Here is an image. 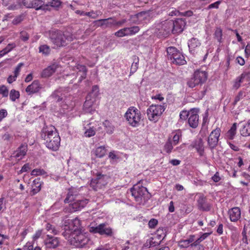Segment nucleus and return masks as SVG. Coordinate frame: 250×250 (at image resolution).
Returning <instances> with one entry per match:
<instances>
[{
	"label": "nucleus",
	"instance_id": "nucleus-1",
	"mask_svg": "<svg viewBox=\"0 0 250 250\" xmlns=\"http://www.w3.org/2000/svg\"><path fill=\"white\" fill-rule=\"evenodd\" d=\"M41 138L44 144L49 149L57 151L60 146L61 138L54 126L44 127L41 132Z\"/></svg>",
	"mask_w": 250,
	"mask_h": 250
},
{
	"label": "nucleus",
	"instance_id": "nucleus-2",
	"mask_svg": "<svg viewBox=\"0 0 250 250\" xmlns=\"http://www.w3.org/2000/svg\"><path fill=\"white\" fill-rule=\"evenodd\" d=\"M49 38L54 45V48L65 46L73 41L71 34L68 33H64L59 30L50 31L49 33Z\"/></svg>",
	"mask_w": 250,
	"mask_h": 250
},
{
	"label": "nucleus",
	"instance_id": "nucleus-3",
	"mask_svg": "<svg viewBox=\"0 0 250 250\" xmlns=\"http://www.w3.org/2000/svg\"><path fill=\"white\" fill-rule=\"evenodd\" d=\"M64 236L68 240L71 245L76 247L82 248L86 245L91 244L92 241L85 233H82L78 230L71 232L70 234H64Z\"/></svg>",
	"mask_w": 250,
	"mask_h": 250
},
{
	"label": "nucleus",
	"instance_id": "nucleus-4",
	"mask_svg": "<svg viewBox=\"0 0 250 250\" xmlns=\"http://www.w3.org/2000/svg\"><path fill=\"white\" fill-rule=\"evenodd\" d=\"M65 203H70L67 208H65V211L73 212L81 210L84 208L88 202L86 199H74V196L70 192H69L64 200Z\"/></svg>",
	"mask_w": 250,
	"mask_h": 250
},
{
	"label": "nucleus",
	"instance_id": "nucleus-5",
	"mask_svg": "<svg viewBox=\"0 0 250 250\" xmlns=\"http://www.w3.org/2000/svg\"><path fill=\"white\" fill-rule=\"evenodd\" d=\"M167 58L172 61L173 63L184 65L186 61L183 55L175 47L170 46L167 49Z\"/></svg>",
	"mask_w": 250,
	"mask_h": 250
},
{
	"label": "nucleus",
	"instance_id": "nucleus-6",
	"mask_svg": "<svg viewBox=\"0 0 250 250\" xmlns=\"http://www.w3.org/2000/svg\"><path fill=\"white\" fill-rule=\"evenodd\" d=\"M208 78V73L205 71L201 70H196L193 77L187 82L188 85L193 88L198 84L204 83Z\"/></svg>",
	"mask_w": 250,
	"mask_h": 250
},
{
	"label": "nucleus",
	"instance_id": "nucleus-7",
	"mask_svg": "<svg viewBox=\"0 0 250 250\" xmlns=\"http://www.w3.org/2000/svg\"><path fill=\"white\" fill-rule=\"evenodd\" d=\"M130 192L137 202L141 203L143 201H145L147 200L146 198V195L148 194V191L146 188L135 185L130 189Z\"/></svg>",
	"mask_w": 250,
	"mask_h": 250
},
{
	"label": "nucleus",
	"instance_id": "nucleus-8",
	"mask_svg": "<svg viewBox=\"0 0 250 250\" xmlns=\"http://www.w3.org/2000/svg\"><path fill=\"white\" fill-rule=\"evenodd\" d=\"M89 231L94 233H99L102 235L112 236L113 232L111 228L108 227L105 223L100 224L97 226H90Z\"/></svg>",
	"mask_w": 250,
	"mask_h": 250
},
{
	"label": "nucleus",
	"instance_id": "nucleus-9",
	"mask_svg": "<svg viewBox=\"0 0 250 250\" xmlns=\"http://www.w3.org/2000/svg\"><path fill=\"white\" fill-rule=\"evenodd\" d=\"M125 117L131 125L134 127L137 126L141 119L140 110H127Z\"/></svg>",
	"mask_w": 250,
	"mask_h": 250
},
{
	"label": "nucleus",
	"instance_id": "nucleus-10",
	"mask_svg": "<svg viewBox=\"0 0 250 250\" xmlns=\"http://www.w3.org/2000/svg\"><path fill=\"white\" fill-rule=\"evenodd\" d=\"M140 31V27L138 26H133L130 27H125L116 31L114 35L117 37L131 36L137 34Z\"/></svg>",
	"mask_w": 250,
	"mask_h": 250
},
{
	"label": "nucleus",
	"instance_id": "nucleus-11",
	"mask_svg": "<svg viewBox=\"0 0 250 250\" xmlns=\"http://www.w3.org/2000/svg\"><path fill=\"white\" fill-rule=\"evenodd\" d=\"M48 3V0H23V4L27 8H33L36 10L42 8Z\"/></svg>",
	"mask_w": 250,
	"mask_h": 250
},
{
	"label": "nucleus",
	"instance_id": "nucleus-12",
	"mask_svg": "<svg viewBox=\"0 0 250 250\" xmlns=\"http://www.w3.org/2000/svg\"><path fill=\"white\" fill-rule=\"evenodd\" d=\"M43 243L46 249H55L59 246L60 240L59 237L47 234L43 241Z\"/></svg>",
	"mask_w": 250,
	"mask_h": 250
},
{
	"label": "nucleus",
	"instance_id": "nucleus-13",
	"mask_svg": "<svg viewBox=\"0 0 250 250\" xmlns=\"http://www.w3.org/2000/svg\"><path fill=\"white\" fill-rule=\"evenodd\" d=\"M220 132V129L216 128L209 134L208 139V144L210 149H213L217 146Z\"/></svg>",
	"mask_w": 250,
	"mask_h": 250
},
{
	"label": "nucleus",
	"instance_id": "nucleus-14",
	"mask_svg": "<svg viewBox=\"0 0 250 250\" xmlns=\"http://www.w3.org/2000/svg\"><path fill=\"white\" fill-rule=\"evenodd\" d=\"M107 176L104 175L98 174L97 178L92 179L90 183V186L94 190H97L98 189L102 188L107 184L106 179Z\"/></svg>",
	"mask_w": 250,
	"mask_h": 250
},
{
	"label": "nucleus",
	"instance_id": "nucleus-15",
	"mask_svg": "<svg viewBox=\"0 0 250 250\" xmlns=\"http://www.w3.org/2000/svg\"><path fill=\"white\" fill-rule=\"evenodd\" d=\"M211 233L206 232L203 233L197 239L195 238V240L190 245V247L193 250H204V247L201 244V243L206 239Z\"/></svg>",
	"mask_w": 250,
	"mask_h": 250
},
{
	"label": "nucleus",
	"instance_id": "nucleus-16",
	"mask_svg": "<svg viewBox=\"0 0 250 250\" xmlns=\"http://www.w3.org/2000/svg\"><path fill=\"white\" fill-rule=\"evenodd\" d=\"M173 34H177L182 32L186 25V21L184 19H177L173 21Z\"/></svg>",
	"mask_w": 250,
	"mask_h": 250
},
{
	"label": "nucleus",
	"instance_id": "nucleus-17",
	"mask_svg": "<svg viewBox=\"0 0 250 250\" xmlns=\"http://www.w3.org/2000/svg\"><path fill=\"white\" fill-rule=\"evenodd\" d=\"M172 24H173L172 20L165 21L162 23L160 33H162L164 36H167L170 32L173 33Z\"/></svg>",
	"mask_w": 250,
	"mask_h": 250
},
{
	"label": "nucleus",
	"instance_id": "nucleus-18",
	"mask_svg": "<svg viewBox=\"0 0 250 250\" xmlns=\"http://www.w3.org/2000/svg\"><path fill=\"white\" fill-rule=\"evenodd\" d=\"M228 214L231 222H236L241 218V209L238 207L232 208L229 210Z\"/></svg>",
	"mask_w": 250,
	"mask_h": 250
},
{
	"label": "nucleus",
	"instance_id": "nucleus-19",
	"mask_svg": "<svg viewBox=\"0 0 250 250\" xmlns=\"http://www.w3.org/2000/svg\"><path fill=\"white\" fill-rule=\"evenodd\" d=\"M27 151V146L26 145H21L17 150L13 154L12 157L18 159L19 161L26 155Z\"/></svg>",
	"mask_w": 250,
	"mask_h": 250
},
{
	"label": "nucleus",
	"instance_id": "nucleus-20",
	"mask_svg": "<svg viewBox=\"0 0 250 250\" xmlns=\"http://www.w3.org/2000/svg\"><path fill=\"white\" fill-rule=\"evenodd\" d=\"M192 147L195 148L199 153L200 156H203L204 152V146L203 141L201 138H198L194 140L192 144Z\"/></svg>",
	"mask_w": 250,
	"mask_h": 250
},
{
	"label": "nucleus",
	"instance_id": "nucleus-21",
	"mask_svg": "<svg viewBox=\"0 0 250 250\" xmlns=\"http://www.w3.org/2000/svg\"><path fill=\"white\" fill-rule=\"evenodd\" d=\"M58 67V64L54 63L44 69L41 73L42 77L47 78L51 76L56 71Z\"/></svg>",
	"mask_w": 250,
	"mask_h": 250
},
{
	"label": "nucleus",
	"instance_id": "nucleus-22",
	"mask_svg": "<svg viewBox=\"0 0 250 250\" xmlns=\"http://www.w3.org/2000/svg\"><path fill=\"white\" fill-rule=\"evenodd\" d=\"M197 206L198 208L204 211H209L210 209V206L206 202V198L201 195L197 200Z\"/></svg>",
	"mask_w": 250,
	"mask_h": 250
},
{
	"label": "nucleus",
	"instance_id": "nucleus-23",
	"mask_svg": "<svg viewBox=\"0 0 250 250\" xmlns=\"http://www.w3.org/2000/svg\"><path fill=\"white\" fill-rule=\"evenodd\" d=\"M41 88L39 81H34L26 87L25 91L29 94H31L38 92Z\"/></svg>",
	"mask_w": 250,
	"mask_h": 250
},
{
	"label": "nucleus",
	"instance_id": "nucleus-24",
	"mask_svg": "<svg viewBox=\"0 0 250 250\" xmlns=\"http://www.w3.org/2000/svg\"><path fill=\"white\" fill-rule=\"evenodd\" d=\"M76 67L77 69L79 70L78 72L77 73V75H80L78 82L81 83L83 79L86 78L87 69L85 66L80 64H77Z\"/></svg>",
	"mask_w": 250,
	"mask_h": 250
},
{
	"label": "nucleus",
	"instance_id": "nucleus-25",
	"mask_svg": "<svg viewBox=\"0 0 250 250\" xmlns=\"http://www.w3.org/2000/svg\"><path fill=\"white\" fill-rule=\"evenodd\" d=\"M191 112V115L188 118V124L192 128H196L198 124V116L195 110H190Z\"/></svg>",
	"mask_w": 250,
	"mask_h": 250
},
{
	"label": "nucleus",
	"instance_id": "nucleus-26",
	"mask_svg": "<svg viewBox=\"0 0 250 250\" xmlns=\"http://www.w3.org/2000/svg\"><path fill=\"white\" fill-rule=\"evenodd\" d=\"M95 22L98 23V26L101 27L105 26V27H111L114 26L113 18L101 19L95 21Z\"/></svg>",
	"mask_w": 250,
	"mask_h": 250
},
{
	"label": "nucleus",
	"instance_id": "nucleus-27",
	"mask_svg": "<svg viewBox=\"0 0 250 250\" xmlns=\"http://www.w3.org/2000/svg\"><path fill=\"white\" fill-rule=\"evenodd\" d=\"M161 110H147V115L150 121L156 122L162 115Z\"/></svg>",
	"mask_w": 250,
	"mask_h": 250
},
{
	"label": "nucleus",
	"instance_id": "nucleus-28",
	"mask_svg": "<svg viewBox=\"0 0 250 250\" xmlns=\"http://www.w3.org/2000/svg\"><path fill=\"white\" fill-rule=\"evenodd\" d=\"M195 236L190 235L188 239L181 240L179 242V246L181 248H187L190 247V245L195 240Z\"/></svg>",
	"mask_w": 250,
	"mask_h": 250
},
{
	"label": "nucleus",
	"instance_id": "nucleus-29",
	"mask_svg": "<svg viewBox=\"0 0 250 250\" xmlns=\"http://www.w3.org/2000/svg\"><path fill=\"white\" fill-rule=\"evenodd\" d=\"M240 132L243 136H250V120L243 124L242 128L240 129Z\"/></svg>",
	"mask_w": 250,
	"mask_h": 250
},
{
	"label": "nucleus",
	"instance_id": "nucleus-30",
	"mask_svg": "<svg viewBox=\"0 0 250 250\" xmlns=\"http://www.w3.org/2000/svg\"><path fill=\"white\" fill-rule=\"evenodd\" d=\"M170 137H171V142L173 145L176 146L179 143V140L182 137V132L180 130H176L172 132Z\"/></svg>",
	"mask_w": 250,
	"mask_h": 250
},
{
	"label": "nucleus",
	"instance_id": "nucleus-31",
	"mask_svg": "<svg viewBox=\"0 0 250 250\" xmlns=\"http://www.w3.org/2000/svg\"><path fill=\"white\" fill-rule=\"evenodd\" d=\"M236 129L237 124L234 123L230 129L226 133V136L227 138L229 140L233 139L236 133Z\"/></svg>",
	"mask_w": 250,
	"mask_h": 250
},
{
	"label": "nucleus",
	"instance_id": "nucleus-32",
	"mask_svg": "<svg viewBox=\"0 0 250 250\" xmlns=\"http://www.w3.org/2000/svg\"><path fill=\"white\" fill-rule=\"evenodd\" d=\"M200 44L201 43L199 40L194 38H192L188 43V46L190 51H194V49L199 46Z\"/></svg>",
	"mask_w": 250,
	"mask_h": 250
},
{
	"label": "nucleus",
	"instance_id": "nucleus-33",
	"mask_svg": "<svg viewBox=\"0 0 250 250\" xmlns=\"http://www.w3.org/2000/svg\"><path fill=\"white\" fill-rule=\"evenodd\" d=\"M95 102V98L91 97L90 95H87L86 97V100L83 106L86 109L92 108V106Z\"/></svg>",
	"mask_w": 250,
	"mask_h": 250
},
{
	"label": "nucleus",
	"instance_id": "nucleus-34",
	"mask_svg": "<svg viewBox=\"0 0 250 250\" xmlns=\"http://www.w3.org/2000/svg\"><path fill=\"white\" fill-rule=\"evenodd\" d=\"M173 143L171 142V137H168L167 141L164 145V150L167 153L169 154L173 149Z\"/></svg>",
	"mask_w": 250,
	"mask_h": 250
},
{
	"label": "nucleus",
	"instance_id": "nucleus-35",
	"mask_svg": "<svg viewBox=\"0 0 250 250\" xmlns=\"http://www.w3.org/2000/svg\"><path fill=\"white\" fill-rule=\"evenodd\" d=\"M39 52L45 56H48L51 51L49 46L46 44L41 45L39 47Z\"/></svg>",
	"mask_w": 250,
	"mask_h": 250
},
{
	"label": "nucleus",
	"instance_id": "nucleus-36",
	"mask_svg": "<svg viewBox=\"0 0 250 250\" xmlns=\"http://www.w3.org/2000/svg\"><path fill=\"white\" fill-rule=\"evenodd\" d=\"M106 152V150L104 146H99L97 147L95 151V154L97 157L99 158H102L104 157Z\"/></svg>",
	"mask_w": 250,
	"mask_h": 250
},
{
	"label": "nucleus",
	"instance_id": "nucleus-37",
	"mask_svg": "<svg viewBox=\"0 0 250 250\" xmlns=\"http://www.w3.org/2000/svg\"><path fill=\"white\" fill-rule=\"evenodd\" d=\"M38 181L39 180L36 179L33 181V184L35 188H33L31 191V193L32 195L36 194L41 190V184Z\"/></svg>",
	"mask_w": 250,
	"mask_h": 250
},
{
	"label": "nucleus",
	"instance_id": "nucleus-38",
	"mask_svg": "<svg viewBox=\"0 0 250 250\" xmlns=\"http://www.w3.org/2000/svg\"><path fill=\"white\" fill-rule=\"evenodd\" d=\"M45 229L47 231H49L54 235H57L59 233V230L54 226L49 223L46 224Z\"/></svg>",
	"mask_w": 250,
	"mask_h": 250
},
{
	"label": "nucleus",
	"instance_id": "nucleus-39",
	"mask_svg": "<svg viewBox=\"0 0 250 250\" xmlns=\"http://www.w3.org/2000/svg\"><path fill=\"white\" fill-rule=\"evenodd\" d=\"M103 125L107 133L111 134L113 132L114 127L108 121H104V122H103Z\"/></svg>",
	"mask_w": 250,
	"mask_h": 250
},
{
	"label": "nucleus",
	"instance_id": "nucleus-40",
	"mask_svg": "<svg viewBox=\"0 0 250 250\" xmlns=\"http://www.w3.org/2000/svg\"><path fill=\"white\" fill-rule=\"evenodd\" d=\"M99 95V87L97 85H93L92 87L91 92H90L87 95H90L92 98H95Z\"/></svg>",
	"mask_w": 250,
	"mask_h": 250
},
{
	"label": "nucleus",
	"instance_id": "nucleus-41",
	"mask_svg": "<svg viewBox=\"0 0 250 250\" xmlns=\"http://www.w3.org/2000/svg\"><path fill=\"white\" fill-rule=\"evenodd\" d=\"M31 174L33 176L44 175L47 174V172L43 169L36 168L31 171Z\"/></svg>",
	"mask_w": 250,
	"mask_h": 250
},
{
	"label": "nucleus",
	"instance_id": "nucleus-42",
	"mask_svg": "<svg viewBox=\"0 0 250 250\" xmlns=\"http://www.w3.org/2000/svg\"><path fill=\"white\" fill-rule=\"evenodd\" d=\"M10 99L12 101H15L16 99L20 97V92L15 89L11 90L9 94Z\"/></svg>",
	"mask_w": 250,
	"mask_h": 250
},
{
	"label": "nucleus",
	"instance_id": "nucleus-43",
	"mask_svg": "<svg viewBox=\"0 0 250 250\" xmlns=\"http://www.w3.org/2000/svg\"><path fill=\"white\" fill-rule=\"evenodd\" d=\"M222 30L220 28H217L214 33V37L219 42H222Z\"/></svg>",
	"mask_w": 250,
	"mask_h": 250
},
{
	"label": "nucleus",
	"instance_id": "nucleus-44",
	"mask_svg": "<svg viewBox=\"0 0 250 250\" xmlns=\"http://www.w3.org/2000/svg\"><path fill=\"white\" fill-rule=\"evenodd\" d=\"M48 3L45 6H50L53 7H58L62 3L60 0H48Z\"/></svg>",
	"mask_w": 250,
	"mask_h": 250
},
{
	"label": "nucleus",
	"instance_id": "nucleus-45",
	"mask_svg": "<svg viewBox=\"0 0 250 250\" xmlns=\"http://www.w3.org/2000/svg\"><path fill=\"white\" fill-rule=\"evenodd\" d=\"M24 19V15L23 14L20 15L16 17L12 21V23L14 25H17L23 21Z\"/></svg>",
	"mask_w": 250,
	"mask_h": 250
},
{
	"label": "nucleus",
	"instance_id": "nucleus-46",
	"mask_svg": "<svg viewBox=\"0 0 250 250\" xmlns=\"http://www.w3.org/2000/svg\"><path fill=\"white\" fill-rule=\"evenodd\" d=\"M20 37L22 41L26 42L29 39V35L26 31H22L20 32Z\"/></svg>",
	"mask_w": 250,
	"mask_h": 250
},
{
	"label": "nucleus",
	"instance_id": "nucleus-47",
	"mask_svg": "<svg viewBox=\"0 0 250 250\" xmlns=\"http://www.w3.org/2000/svg\"><path fill=\"white\" fill-rule=\"evenodd\" d=\"M0 94L3 97H7L8 95V90L4 85L0 86Z\"/></svg>",
	"mask_w": 250,
	"mask_h": 250
},
{
	"label": "nucleus",
	"instance_id": "nucleus-48",
	"mask_svg": "<svg viewBox=\"0 0 250 250\" xmlns=\"http://www.w3.org/2000/svg\"><path fill=\"white\" fill-rule=\"evenodd\" d=\"M95 133L96 131L93 127H90L85 131L84 135L86 137H90L94 136Z\"/></svg>",
	"mask_w": 250,
	"mask_h": 250
},
{
	"label": "nucleus",
	"instance_id": "nucleus-49",
	"mask_svg": "<svg viewBox=\"0 0 250 250\" xmlns=\"http://www.w3.org/2000/svg\"><path fill=\"white\" fill-rule=\"evenodd\" d=\"M138 63H139V59L137 58V62H134L131 65V68H130V73H135L138 68Z\"/></svg>",
	"mask_w": 250,
	"mask_h": 250
},
{
	"label": "nucleus",
	"instance_id": "nucleus-50",
	"mask_svg": "<svg viewBox=\"0 0 250 250\" xmlns=\"http://www.w3.org/2000/svg\"><path fill=\"white\" fill-rule=\"evenodd\" d=\"M156 239L155 237H151L149 239L147 240V241L146 242V244H147L148 243L149 247L155 246L156 245H158L159 244V242L156 241ZM147 246H148V245L147 244Z\"/></svg>",
	"mask_w": 250,
	"mask_h": 250
},
{
	"label": "nucleus",
	"instance_id": "nucleus-51",
	"mask_svg": "<svg viewBox=\"0 0 250 250\" xmlns=\"http://www.w3.org/2000/svg\"><path fill=\"white\" fill-rule=\"evenodd\" d=\"M246 77V75L242 73L240 77L237 79V81L235 82L234 86L238 88L240 86V83L242 82L243 80Z\"/></svg>",
	"mask_w": 250,
	"mask_h": 250
},
{
	"label": "nucleus",
	"instance_id": "nucleus-52",
	"mask_svg": "<svg viewBox=\"0 0 250 250\" xmlns=\"http://www.w3.org/2000/svg\"><path fill=\"white\" fill-rule=\"evenodd\" d=\"M23 65L24 64L22 62H20L17 65L14 71L15 76H16V77H18L19 76L20 72L21 71V68L22 66H23Z\"/></svg>",
	"mask_w": 250,
	"mask_h": 250
},
{
	"label": "nucleus",
	"instance_id": "nucleus-53",
	"mask_svg": "<svg viewBox=\"0 0 250 250\" xmlns=\"http://www.w3.org/2000/svg\"><path fill=\"white\" fill-rule=\"evenodd\" d=\"M221 3V1L219 0V1H217L213 3H211L210 4H209L207 8L206 9L207 10H209V9H212V8H216V9H218L219 8V5L220 4V3Z\"/></svg>",
	"mask_w": 250,
	"mask_h": 250
},
{
	"label": "nucleus",
	"instance_id": "nucleus-54",
	"mask_svg": "<svg viewBox=\"0 0 250 250\" xmlns=\"http://www.w3.org/2000/svg\"><path fill=\"white\" fill-rule=\"evenodd\" d=\"M189 114V111L188 110H182L180 114V118L183 120H186Z\"/></svg>",
	"mask_w": 250,
	"mask_h": 250
},
{
	"label": "nucleus",
	"instance_id": "nucleus-55",
	"mask_svg": "<svg viewBox=\"0 0 250 250\" xmlns=\"http://www.w3.org/2000/svg\"><path fill=\"white\" fill-rule=\"evenodd\" d=\"M42 229L38 230L36 231L35 233L33 236V241H36L38 238H39L42 235Z\"/></svg>",
	"mask_w": 250,
	"mask_h": 250
},
{
	"label": "nucleus",
	"instance_id": "nucleus-56",
	"mask_svg": "<svg viewBox=\"0 0 250 250\" xmlns=\"http://www.w3.org/2000/svg\"><path fill=\"white\" fill-rule=\"evenodd\" d=\"M126 22V19H123L121 21H116L114 18H113V23H114V26H118L119 27L122 26L124 23H125Z\"/></svg>",
	"mask_w": 250,
	"mask_h": 250
},
{
	"label": "nucleus",
	"instance_id": "nucleus-57",
	"mask_svg": "<svg viewBox=\"0 0 250 250\" xmlns=\"http://www.w3.org/2000/svg\"><path fill=\"white\" fill-rule=\"evenodd\" d=\"M158 221L155 219H151L148 222V226L149 228L152 229L157 225Z\"/></svg>",
	"mask_w": 250,
	"mask_h": 250
},
{
	"label": "nucleus",
	"instance_id": "nucleus-58",
	"mask_svg": "<svg viewBox=\"0 0 250 250\" xmlns=\"http://www.w3.org/2000/svg\"><path fill=\"white\" fill-rule=\"evenodd\" d=\"M30 169V164L29 163H27L24 164L22 167H21L20 172L22 173L24 172H27Z\"/></svg>",
	"mask_w": 250,
	"mask_h": 250
},
{
	"label": "nucleus",
	"instance_id": "nucleus-59",
	"mask_svg": "<svg viewBox=\"0 0 250 250\" xmlns=\"http://www.w3.org/2000/svg\"><path fill=\"white\" fill-rule=\"evenodd\" d=\"M1 137L4 141H10L12 138V136L7 133L3 134Z\"/></svg>",
	"mask_w": 250,
	"mask_h": 250
},
{
	"label": "nucleus",
	"instance_id": "nucleus-60",
	"mask_svg": "<svg viewBox=\"0 0 250 250\" xmlns=\"http://www.w3.org/2000/svg\"><path fill=\"white\" fill-rule=\"evenodd\" d=\"M211 179L214 182H218L221 180L219 172H216L215 174L212 177Z\"/></svg>",
	"mask_w": 250,
	"mask_h": 250
},
{
	"label": "nucleus",
	"instance_id": "nucleus-61",
	"mask_svg": "<svg viewBox=\"0 0 250 250\" xmlns=\"http://www.w3.org/2000/svg\"><path fill=\"white\" fill-rule=\"evenodd\" d=\"M243 95V93L242 92H239L238 94L235 98V100L233 103L234 104H237L238 102H239L241 99L242 98Z\"/></svg>",
	"mask_w": 250,
	"mask_h": 250
},
{
	"label": "nucleus",
	"instance_id": "nucleus-62",
	"mask_svg": "<svg viewBox=\"0 0 250 250\" xmlns=\"http://www.w3.org/2000/svg\"><path fill=\"white\" fill-rule=\"evenodd\" d=\"M17 77L16 76L14 75H10L7 80V82L9 83H12L13 82H15L17 79Z\"/></svg>",
	"mask_w": 250,
	"mask_h": 250
},
{
	"label": "nucleus",
	"instance_id": "nucleus-63",
	"mask_svg": "<svg viewBox=\"0 0 250 250\" xmlns=\"http://www.w3.org/2000/svg\"><path fill=\"white\" fill-rule=\"evenodd\" d=\"M236 61L239 64L242 66L244 65L245 63L244 59L240 56H238L236 58Z\"/></svg>",
	"mask_w": 250,
	"mask_h": 250
},
{
	"label": "nucleus",
	"instance_id": "nucleus-64",
	"mask_svg": "<svg viewBox=\"0 0 250 250\" xmlns=\"http://www.w3.org/2000/svg\"><path fill=\"white\" fill-rule=\"evenodd\" d=\"M245 56L249 58L250 55V45L248 44L245 49Z\"/></svg>",
	"mask_w": 250,
	"mask_h": 250
}]
</instances>
